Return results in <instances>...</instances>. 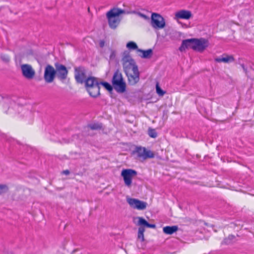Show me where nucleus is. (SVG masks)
<instances>
[{"label": "nucleus", "instance_id": "3", "mask_svg": "<svg viewBox=\"0 0 254 254\" xmlns=\"http://www.w3.org/2000/svg\"><path fill=\"white\" fill-rule=\"evenodd\" d=\"M112 83L114 89L119 93H124L126 90V83L124 80L122 74L117 69L114 73Z\"/></svg>", "mask_w": 254, "mask_h": 254}, {"label": "nucleus", "instance_id": "33", "mask_svg": "<svg viewBox=\"0 0 254 254\" xmlns=\"http://www.w3.org/2000/svg\"><path fill=\"white\" fill-rule=\"evenodd\" d=\"M105 45V42L103 40H101L99 42V46L100 47L103 48Z\"/></svg>", "mask_w": 254, "mask_h": 254}, {"label": "nucleus", "instance_id": "18", "mask_svg": "<svg viewBox=\"0 0 254 254\" xmlns=\"http://www.w3.org/2000/svg\"><path fill=\"white\" fill-rule=\"evenodd\" d=\"M137 52L141 53L142 55H139V56L143 59H150L153 55V51L152 49H149L147 50H143L141 49H137Z\"/></svg>", "mask_w": 254, "mask_h": 254}, {"label": "nucleus", "instance_id": "31", "mask_svg": "<svg viewBox=\"0 0 254 254\" xmlns=\"http://www.w3.org/2000/svg\"><path fill=\"white\" fill-rule=\"evenodd\" d=\"M137 14L141 17L143 18V19H144L145 20H149V17L148 16H147V15H146L145 14H143V13H142L141 12H138Z\"/></svg>", "mask_w": 254, "mask_h": 254}, {"label": "nucleus", "instance_id": "28", "mask_svg": "<svg viewBox=\"0 0 254 254\" xmlns=\"http://www.w3.org/2000/svg\"><path fill=\"white\" fill-rule=\"evenodd\" d=\"M156 93L161 96H163L166 93L165 91L163 90L161 87L159 86L158 83H157L156 85Z\"/></svg>", "mask_w": 254, "mask_h": 254}, {"label": "nucleus", "instance_id": "14", "mask_svg": "<svg viewBox=\"0 0 254 254\" xmlns=\"http://www.w3.org/2000/svg\"><path fill=\"white\" fill-rule=\"evenodd\" d=\"M123 66L124 72L126 74H129V73L135 70V68H138L137 65L134 60H131V62L123 63Z\"/></svg>", "mask_w": 254, "mask_h": 254}, {"label": "nucleus", "instance_id": "25", "mask_svg": "<svg viewBox=\"0 0 254 254\" xmlns=\"http://www.w3.org/2000/svg\"><path fill=\"white\" fill-rule=\"evenodd\" d=\"M127 47L128 49H130V50H137V49H138L136 44L133 41H130V42H128L127 44Z\"/></svg>", "mask_w": 254, "mask_h": 254}, {"label": "nucleus", "instance_id": "32", "mask_svg": "<svg viewBox=\"0 0 254 254\" xmlns=\"http://www.w3.org/2000/svg\"><path fill=\"white\" fill-rule=\"evenodd\" d=\"M116 57V52L113 50H111V53L110 56V60H114Z\"/></svg>", "mask_w": 254, "mask_h": 254}, {"label": "nucleus", "instance_id": "27", "mask_svg": "<svg viewBox=\"0 0 254 254\" xmlns=\"http://www.w3.org/2000/svg\"><path fill=\"white\" fill-rule=\"evenodd\" d=\"M148 132L149 136L152 138H156L157 136V133L155 129L149 128Z\"/></svg>", "mask_w": 254, "mask_h": 254}, {"label": "nucleus", "instance_id": "29", "mask_svg": "<svg viewBox=\"0 0 254 254\" xmlns=\"http://www.w3.org/2000/svg\"><path fill=\"white\" fill-rule=\"evenodd\" d=\"M8 190L7 186L5 185H0V195L6 192Z\"/></svg>", "mask_w": 254, "mask_h": 254}, {"label": "nucleus", "instance_id": "5", "mask_svg": "<svg viewBox=\"0 0 254 254\" xmlns=\"http://www.w3.org/2000/svg\"><path fill=\"white\" fill-rule=\"evenodd\" d=\"M151 25L155 29H162L165 26L164 18L157 13H152L151 17Z\"/></svg>", "mask_w": 254, "mask_h": 254}, {"label": "nucleus", "instance_id": "10", "mask_svg": "<svg viewBox=\"0 0 254 254\" xmlns=\"http://www.w3.org/2000/svg\"><path fill=\"white\" fill-rule=\"evenodd\" d=\"M127 203L130 207L138 210H144L146 208L147 203L146 202L132 198H128L127 199Z\"/></svg>", "mask_w": 254, "mask_h": 254}, {"label": "nucleus", "instance_id": "9", "mask_svg": "<svg viewBox=\"0 0 254 254\" xmlns=\"http://www.w3.org/2000/svg\"><path fill=\"white\" fill-rule=\"evenodd\" d=\"M56 74L55 68L50 64H48L45 68L44 74V78L46 83L52 82L56 77Z\"/></svg>", "mask_w": 254, "mask_h": 254}, {"label": "nucleus", "instance_id": "17", "mask_svg": "<svg viewBox=\"0 0 254 254\" xmlns=\"http://www.w3.org/2000/svg\"><path fill=\"white\" fill-rule=\"evenodd\" d=\"M215 61L218 63H229L234 61V58L232 56L223 55L222 56L216 58Z\"/></svg>", "mask_w": 254, "mask_h": 254}, {"label": "nucleus", "instance_id": "6", "mask_svg": "<svg viewBox=\"0 0 254 254\" xmlns=\"http://www.w3.org/2000/svg\"><path fill=\"white\" fill-rule=\"evenodd\" d=\"M137 174V172L131 169H123L121 172V176L123 178L126 186L130 187L132 183V178Z\"/></svg>", "mask_w": 254, "mask_h": 254}, {"label": "nucleus", "instance_id": "26", "mask_svg": "<svg viewBox=\"0 0 254 254\" xmlns=\"http://www.w3.org/2000/svg\"><path fill=\"white\" fill-rule=\"evenodd\" d=\"M235 236L234 235H229L228 238L225 239L223 242H222V244H226V245H229L230 244H231L232 243V242L233 241V240L235 238Z\"/></svg>", "mask_w": 254, "mask_h": 254}, {"label": "nucleus", "instance_id": "34", "mask_svg": "<svg viewBox=\"0 0 254 254\" xmlns=\"http://www.w3.org/2000/svg\"><path fill=\"white\" fill-rule=\"evenodd\" d=\"M63 173L66 175H68L70 173V172L68 170H64L63 171Z\"/></svg>", "mask_w": 254, "mask_h": 254}, {"label": "nucleus", "instance_id": "23", "mask_svg": "<svg viewBox=\"0 0 254 254\" xmlns=\"http://www.w3.org/2000/svg\"><path fill=\"white\" fill-rule=\"evenodd\" d=\"M131 60H133L129 55V53L127 51H125L123 54V57L122 58L123 63L131 62Z\"/></svg>", "mask_w": 254, "mask_h": 254}, {"label": "nucleus", "instance_id": "19", "mask_svg": "<svg viewBox=\"0 0 254 254\" xmlns=\"http://www.w3.org/2000/svg\"><path fill=\"white\" fill-rule=\"evenodd\" d=\"M178 229V226L176 225L172 226H167L163 228V231L165 234L171 235L176 232Z\"/></svg>", "mask_w": 254, "mask_h": 254}, {"label": "nucleus", "instance_id": "13", "mask_svg": "<svg viewBox=\"0 0 254 254\" xmlns=\"http://www.w3.org/2000/svg\"><path fill=\"white\" fill-rule=\"evenodd\" d=\"M135 70L126 74L128 78V82L130 85H134L139 80V72L138 68H134Z\"/></svg>", "mask_w": 254, "mask_h": 254}, {"label": "nucleus", "instance_id": "15", "mask_svg": "<svg viewBox=\"0 0 254 254\" xmlns=\"http://www.w3.org/2000/svg\"><path fill=\"white\" fill-rule=\"evenodd\" d=\"M175 16L177 18L189 19L192 16V14L189 10H181L176 13Z\"/></svg>", "mask_w": 254, "mask_h": 254}, {"label": "nucleus", "instance_id": "22", "mask_svg": "<svg viewBox=\"0 0 254 254\" xmlns=\"http://www.w3.org/2000/svg\"><path fill=\"white\" fill-rule=\"evenodd\" d=\"M100 85H102L110 93L112 92L113 89V85H111L109 83L106 81H101L99 82Z\"/></svg>", "mask_w": 254, "mask_h": 254}, {"label": "nucleus", "instance_id": "35", "mask_svg": "<svg viewBox=\"0 0 254 254\" xmlns=\"http://www.w3.org/2000/svg\"><path fill=\"white\" fill-rule=\"evenodd\" d=\"M242 66H243V69H245L244 65H242Z\"/></svg>", "mask_w": 254, "mask_h": 254}, {"label": "nucleus", "instance_id": "7", "mask_svg": "<svg viewBox=\"0 0 254 254\" xmlns=\"http://www.w3.org/2000/svg\"><path fill=\"white\" fill-rule=\"evenodd\" d=\"M55 69L57 78L62 81H64L67 78L68 70L65 65L56 62L54 64Z\"/></svg>", "mask_w": 254, "mask_h": 254}, {"label": "nucleus", "instance_id": "20", "mask_svg": "<svg viewBox=\"0 0 254 254\" xmlns=\"http://www.w3.org/2000/svg\"><path fill=\"white\" fill-rule=\"evenodd\" d=\"M87 128H89L92 130H98L101 129L102 127V124L94 123L89 124L87 126Z\"/></svg>", "mask_w": 254, "mask_h": 254}, {"label": "nucleus", "instance_id": "11", "mask_svg": "<svg viewBox=\"0 0 254 254\" xmlns=\"http://www.w3.org/2000/svg\"><path fill=\"white\" fill-rule=\"evenodd\" d=\"M21 69L23 76L26 78L31 79L34 77L35 72L31 65L28 64H22L21 65Z\"/></svg>", "mask_w": 254, "mask_h": 254}, {"label": "nucleus", "instance_id": "12", "mask_svg": "<svg viewBox=\"0 0 254 254\" xmlns=\"http://www.w3.org/2000/svg\"><path fill=\"white\" fill-rule=\"evenodd\" d=\"M109 26L112 29H115L120 23L118 17L114 15L113 11H109L107 13Z\"/></svg>", "mask_w": 254, "mask_h": 254}, {"label": "nucleus", "instance_id": "8", "mask_svg": "<svg viewBox=\"0 0 254 254\" xmlns=\"http://www.w3.org/2000/svg\"><path fill=\"white\" fill-rule=\"evenodd\" d=\"M74 78L77 83L82 84L87 78L86 77V69L83 66L74 67Z\"/></svg>", "mask_w": 254, "mask_h": 254}, {"label": "nucleus", "instance_id": "30", "mask_svg": "<svg viewBox=\"0 0 254 254\" xmlns=\"http://www.w3.org/2000/svg\"><path fill=\"white\" fill-rule=\"evenodd\" d=\"M0 59L3 62L5 63H8L10 61L9 57L5 55H1L0 56Z\"/></svg>", "mask_w": 254, "mask_h": 254}, {"label": "nucleus", "instance_id": "16", "mask_svg": "<svg viewBox=\"0 0 254 254\" xmlns=\"http://www.w3.org/2000/svg\"><path fill=\"white\" fill-rule=\"evenodd\" d=\"M136 218L138 220L136 225L138 226H139V227H143L144 229H145V227L151 228H156L155 224L149 223L143 217H137Z\"/></svg>", "mask_w": 254, "mask_h": 254}, {"label": "nucleus", "instance_id": "4", "mask_svg": "<svg viewBox=\"0 0 254 254\" xmlns=\"http://www.w3.org/2000/svg\"><path fill=\"white\" fill-rule=\"evenodd\" d=\"M131 153L133 155H136L137 158L143 160H146L148 158H153L155 157L153 152L141 146H136Z\"/></svg>", "mask_w": 254, "mask_h": 254}, {"label": "nucleus", "instance_id": "21", "mask_svg": "<svg viewBox=\"0 0 254 254\" xmlns=\"http://www.w3.org/2000/svg\"><path fill=\"white\" fill-rule=\"evenodd\" d=\"M144 231H145V229L143 227H139L138 228L137 238L138 239L141 240V242H143L144 241Z\"/></svg>", "mask_w": 254, "mask_h": 254}, {"label": "nucleus", "instance_id": "2", "mask_svg": "<svg viewBox=\"0 0 254 254\" xmlns=\"http://www.w3.org/2000/svg\"><path fill=\"white\" fill-rule=\"evenodd\" d=\"M85 86L89 95L96 98L100 95V83L97 78L95 77H88L85 80Z\"/></svg>", "mask_w": 254, "mask_h": 254}, {"label": "nucleus", "instance_id": "36", "mask_svg": "<svg viewBox=\"0 0 254 254\" xmlns=\"http://www.w3.org/2000/svg\"><path fill=\"white\" fill-rule=\"evenodd\" d=\"M88 11H89V7H88Z\"/></svg>", "mask_w": 254, "mask_h": 254}, {"label": "nucleus", "instance_id": "1", "mask_svg": "<svg viewBox=\"0 0 254 254\" xmlns=\"http://www.w3.org/2000/svg\"><path fill=\"white\" fill-rule=\"evenodd\" d=\"M206 43V40L204 38L188 39L183 40L179 49L181 52L185 51L186 49H191L195 51L201 52L205 49Z\"/></svg>", "mask_w": 254, "mask_h": 254}, {"label": "nucleus", "instance_id": "24", "mask_svg": "<svg viewBox=\"0 0 254 254\" xmlns=\"http://www.w3.org/2000/svg\"><path fill=\"white\" fill-rule=\"evenodd\" d=\"M110 11H113L114 15H115V16L117 17H118L121 14L127 13L125 10L120 8L113 9ZM127 13H128V12H127Z\"/></svg>", "mask_w": 254, "mask_h": 254}]
</instances>
